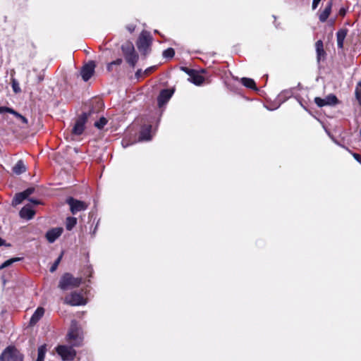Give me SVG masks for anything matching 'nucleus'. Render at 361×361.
<instances>
[{"label": "nucleus", "instance_id": "a211bd4d", "mask_svg": "<svg viewBox=\"0 0 361 361\" xmlns=\"http://www.w3.org/2000/svg\"><path fill=\"white\" fill-rule=\"evenodd\" d=\"M126 61L127 63L133 68L135 67L136 63L138 61V55L135 52H131L130 54H127V56H125Z\"/></svg>", "mask_w": 361, "mask_h": 361}, {"label": "nucleus", "instance_id": "ddd939ff", "mask_svg": "<svg viewBox=\"0 0 361 361\" xmlns=\"http://www.w3.org/2000/svg\"><path fill=\"white\" fill-rule=\"evenodd\" d=\"M152 126L150 125L143 126L139 136L140 141H149L152 139Z\"/></svg>", "mask_w": 361, "mask_h": 361}, {"label": "nucleus", "instance_id": "9b49d317", "mask_svg": "<svg viewBox=\"0 0 361 361\" xmlns=\"http://www.w3.org/2000/svg\"><path fill=\"white\" fill-rule=\"evenodd\" d=\"M63 229L61 227L53 228L46 233V238L49 243H53L63 233Z\"/></svg>", "mask_w": 361, "mask_h": 361}, {"label": "nucleus", "instance_id": "bb28decb", "mask_svg": "<svg viewBox=\"0 0 361 361\" xmlns=\"http://www.w3.org/2000/svg\"><path fill=\"white\" fill-rule=\"evenodd\" d=\"M123 62V60L121 59H117L116 60L108 63L107 65V70L109 71H112L114 69V66H120Z\"/></svg>", "mask_w": 361, "mask_h": 361}, {"label": "nucleus", "instance_id": "6ab92c4d", "mask_svg": "<svg viewBox=\"0 0 361 361\" xmlns=\"http://www.w3.org/2000/svg\"><path fill=\"white\" fill-rule=\"evenodd\" d=\"M25 171L26 167L22 160H19L13 168V171L17 175H20Z\"/></svg>", "mask_w": 361, "mask_h": 361}, {"label": "nucleus", "instance_id": "393cba45", "mask_svg": "<svg viewBox=\"0 0 361 361\" xmlns=\"http://www.w3.org/2000/svg\"><path fill=\"white\" fill-rule=\"evenodd\" d=\"M326 105H335L338 102L337 97L334 94H329L325 98Z\"/></svg>", "mask_w": 361, "mask_h": 361}, {"label": "nucleus", "instance_id": "20e7f679", "mask_svg": "<svg viewBox=\"0 0 361 361\" xmlns=\"http://www.w3.org/2000/svg\"><path fill=\"white\" fill-rule=\"evenodd\" d=\"M152 37L149 32L143 31L137 42V47L140 52L147 55L150 51Z\"/></svg>", "mask_w": 361, "mask_h": 361}, {"label": "nucleus", "instance_id": "cd10ccee", "mask_svg": "<svg viewBox=\"0 0 361 361\" xmlns=\"http://www.w3.org/2000/svg\"><path fill=\"white\" fill-rule=\"evenodd\" d=\"M11 86L15 93L20 92L21 89L20 87L19 83L17 80L13 78H11Z\"/></svg>", "mask_w": 361, "mask_h": 361}, {"label": "nucleus", "instance_id": "f3484780", "mask_svg": "<svg viewBox=\"0 0 361 361\" xmlns=\"http://www.w3.org/2000/svg\"><path fill=\"white\" fill-rule=\"evenodd\" d=\"M347 35V30L345 29H341L338 30L336 33L337 38V45L338 47L342 49L343 47V42Z\"/></svg>", "mask_w": 361, "mask_h": 361}, {"label": "nucleus", "instance_id": "f704fd0d", "mask_svg": "<svg viewBox=\"0 0 361 361\" xmlns=\"http://www.w3.org/2000/svg\"><path fill=\"white\" fill-rule=\"evenodd\" d=\"M361 81L358 82L357 84V87H356V90H355V96H356V98L357 99V100L360 101L361 99Z\"/></svg>", "mask_w": 361, "mask_h": 361}, {"label": "nucleus", "instance_id": "9d476101", "mask_svg": "<svg viewBox=\"0 0 361 361\" xmlns=\"http://www.w3.org/2000/svg\"><path fill=\"white\" fill-rule=\"evenodd\" d=\"M173 94V91L169 89L161 90L158 96L157 102L159 106H162L166 104Z\"/></svg>", "mask_w": 361, "mask_h": 361}, {"label": "nucleus", "instance_id": "4c0bfd02", "mask_svg": "<svg viewBox=\"0 0 361 361\" xmlns=\"http://www.w3.org/2000/svg\"><path fill=\"white\" fill-rule=\"evenodd\" d=\"M34 192V188H30L22 192L23 195L27 198Z\"/></svg>", "mask_w": 361, "mask_h": 361}, {"label": "nucleus", "instance_id": "09e8293b", "mask_svg": "<svg viewBox=\"0 0 361 361\" xmlns=\"http://www.w3.org/2000/svg\"><path fill=\"white\" fill-rule=\"evenodd\" d=\"M31 201L35 204H37L39 203L37 200H31Z\"/></svg>", "mask_w": 361, "mask_h": 361}, {"label": "nucleus", "instance_id": "5701e85b", "mask_svg": "<svg viewBox=\"0 0 361 361\" xmlns=\"http://www.w3.org/2000/svg\"><path fill=\"white\" fill-rule=\"evenodd\" d=\"M27 197L23 195V193L22 192L17 193L13 199L12 205L16 206V205L20 204Z\"/></svg>", "mask_w": 361, "mask_h": 361}, {"label": "nucleus", "instance_id": "2eb2a0df", "mask_svg": "<svg viewBox=\"0 0 361 361\" xmlns=\"http://www.w3.org/2000/svg\"><path fill=\"white\" fill-rule=\"evenodd\" d=\"M44 310L43 307H38L30 318V325H35L44 315Z\"/></svg>", "mask_w": 361, "mask_h": 361}, {"label": "nucleus", "instance_id": "72a5a7b5", "mask_svg": "<svg viewBox=\"0 0 361 361\" xmlns=\"http://www.w3.org/2000/svg\"><path fill=\"white\" fill-rule=\"evenodd\" d=\"M135 78L137 80H140V79H142V78H145V75L144 74V71H142V69H138L135 72Z\"/></svg>", "mask_w": 361, "mask_h": 361}, {"label": "nucleus", "instance_id": "c9c22d12", "mask_svg": "<svg viewBox=\"0 0 361 361\" xmlns=\"http://www.w3.org/2000/svg\"><path fill=\"white\" fill-rule=\"evenodd\" d=\"M329 15L326 13V11H323L319 16V20L322 23H324L327 18H329Z\"/></svg>", "mask_w": 361, "mask_h": 361}, {"label": "nucleus", "instance_id": "2f4dec72", "mask_svg": "<svg viewBox=\"0 0 361 361\" xmlns=\"http://www.w3.org/2000/svg\"><path fill=\"white\" fill-rule=\"evenodd\" d=\"M62 258V255H61L56 259V261L54 262V263L51 265V267H50V271L51 272H54L56 270L60 262H61V259Z\"/></svg>", "mask_w": 361, "mask_h": 361}, {"label": "nucleus", "instance_id": "de8ad7c7", "mask_svg": "<svg viewBox=\"0 0 361 361\" xmlns=\"http://www.w3.org/2000/svg\"><path fill=\"white\" fill-rule=\"evenodd\" d=\"M5 245V240L0 238V246Z\"/></svg>", "mask_w": 361, "mask_h": 361}, {"label": "nucleus", "instance_id": "37998d69", "mask_svg": "<svg viewBox=\"0 0 361 361\" xmlns=\"http://www.w3.org/2000/svg\"><path fill=\"white\" fill-rule=\"evenodd\" d=\"M321 1L322 0H313V1H312V9L313 10L317 8V7L318 6V5Z\"/></svg>", "mask_w": 361, "mask_h": 361}, {"label": "nucleus", "instance_id": "ea45409f", "mask_svg": "<svg viewBox=\"0 0 361 361\" xmlns=\"http://www.w3.org/2000/svg\"><path fill=\"white\" fill-rule=\"evenodd\" d=\"M331 8H332V3H331V1H330L327 4V5L326 6L324 11H326V13L330 15L331 11Z\"/></svg>", "mask_w": 361, "mask_h": 361}, {"label": "nucleus", "instance_id": "3c124183", "mask_svg": "<svg viewBox=\"0 0 361 361\" xmlns=\"http://www.w3.org/2000/svg\"><path fill=\"white\" fill-rule=\"evenodd\" d=\"M96 229H97V226L94 227V230H96ZM94 232H95V231H94L93 233H94Z\"/></svg>", "mask_w": 361, "mask_h": 361}, {"label": "nucleus", "instance_id": "f257e3e1", "mask_svg": "<svg viewBox=\"0 0 361 361\" xmlns=\"http://www.w3.org/2000/svg\"><path fill=\"white\" fill-rule=\"evenodd\" d=\"M66 340L72 346L80 347L82 345V331L75 320L71 322L70 329L66 336Z\"/></svg>", "mask_w": 361, "mask_h": 361}, {"label": "nucleus", "instance_id": "1a4fd4ad", "mask_svg": "<svg viewBox=\"0 0 361 361\" xmlns=\"http://www.w3.org/2000/svg\"><path fill=\"white\" fill-rule=\"evenodd\" d=\"M95 64L90 61L85 65L81 70V76L84 81L87 82L90 79L94 72Z\"/></svg>", "mask_w": 361, "mask_h": 361}, {"label": "nucleus", "instance_id": "f8f14e48", "mask_svg": "<svg viewBox=\"0 0 361 361\" xmlns=\"http://www.w3.org/2000/svg\"><path fill=\"white\" fill-rule=\"evenodd\" d=\"M19 214L22 219L30 220L33 218L35 215V211L32 209L30 205L27 204L21 209Z\"/></svg>", "mask_w": 361, "mask_h": 361}, {"label": "nucleus", "instance_id": "f03ea898", "mask_svg": "<svg viewBox=\"0 0 361 361\" xmlns=\"http://www.w3.org/2000/svg\"><path fill=\"white\" fill-rule=\"evenodd\" d=\"M81 278H75L72 274L66 273L59 281V287L63 290L78 287L81 283Z\"/></svg>", "mask_w": 361, "mask_h": 361}, {"label": "nucleus", "instance_id": "c85d7f7f", "mask_svg": "<svg viewBox=\"0 0 361 361\" xmlns=\"http://www.w3.org/2000/svg\"><path fill=\"white\" fill-rule=\"evenodd\" d=\"M175 51L173 48H168L163 51V56L166 59H172L174 56Z\"/></svg>", "mask_w": 361, "mask_h": 361}, {"label": "nucleus", "instance_id": "c03bdc74", "mask_svg": "<svg viewBox=\"0 0 361 361\" xmlns=\"http://www.w3.org/2000/svg\"><path fill=\"white\" fill-rule=\"evenodd\" d=\"M347 13V8L343 7V8H341L340 10H339V15L340 16H344Z\"/></svg>", "mask_w": 361, "mask_h": 361}, {"label": "nucleus", "instance_id": "b1692460", "mask_svg": "<svg viewBox=\"0 0 361 361\" xmlns=\"http://www.w3.org/2000/svg\"><path fill=\"white\" fill-rule=\"evenodd\" d=\"M121 49L124 54V56H127L128 54H130L131 52L135 51L133 45L131 44L122 45Z\"/></svg>", "mask_w": 361, "mask_h": 361}, {"label": "nucleus", "instance_id": "39448f33", "mask_svg": "<svg viewBox=\"0 0 361 361\" xmlns=\"http://www.w3.org/2000/svg\"><path fill=\"white\" fill-rule=\"evenodd\" d=\"M75 346L59 345L56 348L57 354L61 357L63 361H73L76 356Z\"/></svg>", "mask_w": 361, "mask_h": 361}, {"label": "nucleus", "instance_id": "412c9836", "mask_svg": "<svg viewBox=\"0 0 361 361\" xmlns=\"http://www.w3.org/2000/svg\"><path fill=\"white\" fill-rule=\"evenodd\" d=\"M46 353H47L46 344L40 345L38 348L37 358L36 361H44Z\"/></svg>", "mask_w": 361, "mask_h": 361}, {"label": "nucleus", "instance_id": "423d86ee", "mask_svg": "<svg viewBox=\"0 0 361 361\" xmlns=\"http://www.w3.org/2000/svg\"><path fill=\"white\" fill-rule=\"evenodd\" d=\"M67 204L70 206L71 212L73 214H75L79 212L85 211L87 209L88 204L72 197L66 200Z\"/></svg>", "mask_w": 361, "mask_h": 361}, {"label": "nucleus", "instance_id": "a19ab883", "mask_svg": "<svg viewBox=\"0 0 361 361\" xmlns=\"http://www.w3.org/2000/svg\"><path fill=\"white\" fill-rule=\"evenodd\" d=\"M181 70L183 71L185 73H186L190 77L192 75V73L195 71V70L190 69L186 67H182Z\"/></svg>", "mask_w": 361, "mask_h": 361}, {"label": "nucleus", "instance_id": "a878e982", "mask_svg": "<svg viewBox=\"0 0 361 361\" xmlns=\"http://www.w3.org/2000/svg\"><path fill=\"white\" fill-rule=\"evenodd\" d=\"M20 260V258H19V257H14V258L8 259L6 262H4L2 264L0 265V270L4 269L6 267H8V266L11 265L13 263H14L16 262H18Z\"/></svg>", "mask_w": 361, "mask_h": 361}, {"label": "nucleus", "instance_id": "4be33fe9", "mask_svg": "<svg viewBox=\"0 0 361 361\" xmlns=\"http://www.w3.org/2000/svg\"><path fill=\"white\" fill-rule=\"evenodd\" d=\"M77 224V219L72 216H68L66 218V228L68 231H71L73 228Z\"/></svg>", "mask_w": 361, "mask_h": 361}, {"label": "nucleus", "instance_id": "58836bf2", "mask_svg": "<svg viewBox=\"0 0 361 361\" xmlns=\"http://www.w3.org/2000/svg\"><path fill=\"white\" fill-rule=\"evenodd\" d=\"M14 111L13 109L6 107V106H0V114L4 113V112H8L11 114V111Z\"/></svg>", "mask_w": 361, "mask_h": 361}, {"label": "nucleus", "instance_id": "7c9ffc66", "mask_svg": "<svg viewBox=\"0 0 361 361\" xmlns=\"http://www.w3.org/2000/svg\"><path fill=\"white\" fill-rule=\"evenodd\" d=\"M11 114H13L23 123L27 124V119L25 116H22L15 110L12 111Z\"/></svg>", "mask_w": 361, "mask_h": 361}, {"label": "nucleus", "instance_id": "e433bc0d", "mask_svg": "<svg viewBox=\"0 0 361 361\" xmlns=\"http://www.w3.org/2000/svg\"><path fill=\"white\" fill-rule=\"evenodd\" d=\"M157 68L156 66H152L144 71V74L145 75V77L151 74L153 71H154Z\"/></svg>", "mask_w": 361, "mask_h": 361}, {"label": "nucleus", "instance_id": "c756f323", "mask_svg": "<svg viewBox=\"0 0 361 361\" xmlns=\"http://www.w3.org/2000/svg\"><path fill=\"white\" fill-rule=\"evenodd\" d=\"M106 123L107 120L104 117H102L99 121L94 123V126L98 129H102Z\"/></svg>", "mask_w": 361, "mask_h": 361}, {"label": "nucleus", "instance_id": "473e14b6", "mask_svg": "<svg viewBox=\"0 0 361 361\" xmlns=\"http://www.w3.org/2000/svg\"><path fill=\"white\" fill-rule=\"evenodd\" d=\"M314 102L319 107H322V106L326 105V101H325V98L324 99H322L320 97H315L314 98Z\"/></svg>", "mask_w": 361, "mask_h": 361}, {"label": "nucleus", "instance_id": "aec40b11", "mask_svg": "<svg viewBox=\"0 0 361 361\" xmlns=\"http://www.w3.org/2000/svg\"><path fill=\"white\" fill-rule=\"evenodd\" d=\"M241 83L246 87L256 90V84L254 80L248 78H241Z\"/></svg>", "mask_w": 361, "mask_h": 361}, {"label": "nucleus", "instance_id": "6e6552de", "mask_svg": "<svg viewBox=\"0 0 361 361\" xmlns=\"http://www.w3.org/2000/svg\"><path fill=\"white\" fill-rule=\"evenodd\" d=\"M65 302L72 306L82 305L86 303L82 295L78 293L73 292L65 298Z\"/></svg>", "mask_w": 361, "mask_h": 361}, {"label": "nucleus", "instance_id": "8fccbe9b", "mask_svg": "<svg viewBox=\"0 0 361 361\" xmlns=\"http://www.w3.org/2000/svg\"><path fill=\"white\" fill-rule=\"evenodd\" d=\"M122 145H123L124 147H126V146H127V145H124V141L122 142Z\"/></svg>", "mask_w": 361, "mask_h": 361}, {"label": "nucleus", "instance_id": "7ed1b4c3", "mask_svg": "<svg viewBox=\"0 0 361 361\" xmlns=\"http://www.w3.org/2000/svg\"><path fill=\"white\" fill-rule=\"evenodd\" d=\"M23 355L15 347H7L0 355V361H23Z\"/></svg>", "mask_w": 361, "mask_h": 361}, {"label": "nucleus", "instance_id": "79ce46f5", "mask_svg": "<svg viewBox=\"0 0 361 361\" xmlns=\"http://www.w3.org/2000/svg\"><path fill=\"white\" fill-rule=\"evenodd\" d=\"M126 29L130 32L132 33L133 32H134L135 29V26L133 24H130V25H128L126 26Z\"/></svg>", "mask_w": 361, "mask_h": 361}, {"label": "nucleus", "instance_id": "a18cd8bd", "mask_svg": "<svg viewBox=\"0 0 361 361\" xmlns=\"http://www.w3.org/2000/svg\"><path fill=\"white\" fill-rule=\"evenodd\" d=\"M353 157L355 158V160H357L358 162H361V157L360 154H357V153H354L353 154Z\"/></svg>", "mask_w": 361, "mask_h": 361}, {"label": "nucleus", "instance_id": "dca6fc26", "mask_svg": "<svg viewBox=\"0 0 361 361\" xmlns=\"http://www.w3.org/2000/svg\"><path fill=\"white\" fill-rule=\"evenodd\" d=\"M188 80L196 85H201L204 82V78L199 73L195 71L189 78Z\"/></svg>", "mask_w": 361, "mask_h": 361}, {"label": "nucleus", "instance_id": "4468645a", "mask_svg": "<svg viewBox=\"0 0 361 361\" xmlns=\"http://www.w3.org/2000/svg\"><path fill=\"white\" fill-rule=\"evenodd\" d=\"M316 52H317V61L319 62L321 60L324 59L325 58V51L324 49V44L322 40H318L315 44Z\"/></svg>", "mask_w": 361, "mask_h": 361}, {"label": "nucleus", "instance_id": "0eeeda50", "mask_svg": "<svg viewBox=\"0 0 361 361\" xmlns=\"http://www.w3.org/2000/svg\"><path fill=\"white\" fill-rule=\"evenodd\" d=\"M87 118L88 115L86 113H83L77 118L72 129V133L73 135H80L82 134Z\"/></svg>", "mask_w": 361, "mask_h": 361}, {"label": "nucleus", "instance_id": "49530a36", "mask_svg": "<svg viewBox=\"0 0 361 361\" xmlns=\"http://www.w3.org/2000/svg\"><path fill=\"white\" fill-rule=\"evenodd\" d=\"M289 94H290V92H288V91H284V92H281V93L280 94L279 97L281 98V97H282L283 95H284V96H286V97H289Z\"/></svg>", "mask_w": 361, "mask_h": 361}]
</instances>
